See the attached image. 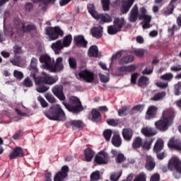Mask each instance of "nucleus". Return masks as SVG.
Instances as JSON below:
<instances>
[{
	"instance_id": "nucleus-41",
	"label": "nucleus",
	"mask_w": 181,
	"mask_h": 181,
	"mask_svg": "<svg viewBox=\"0 0 181 181\" xmlns=\"http://www.w3.org/2000/svg\"><path fill=\"white\" fill-rule=\"evenodd\" d=\"M71 125L74 128H83L84 127V124L81 120H72Z\"/></svg>"
},
{
	"instance_id": "nucleus-40",
	"label": "nucleus",
	"mask_w": 181,
	"mask_h": 181,
	"mask_svg": "<svg viewBox=\"0 0 181 181\" xmlns=\"http://www.w3.org/2000/svg\"><path fill=\"white\" fill-rule=\"evenodd\" d=\"M138 84L140 87H142V86H148V84H149V78L146 76H141L139 79Z\"/></svg>"
},
{
	"instance_id": "nucleus-50",
	"label": "nucleus",
	"mask_w": 181,
	"mask_h": 181,
	"mask_svg": "<svg viewBox=\"0 0 181 181\" xmlns=\"http://www.w3.org/2000/svg\"><path fill=\"white\" fill-rule=\"evenodd\" d=\"M145 53H146V51L144 49H138L134 51V54L138 57H143Z\"/></svg>"
},
{
	"instance_id": "nucleus-52",
	"label": "nucleus",
	"mask_w": 181,
	"mask_h": 181,
	"mask_svg": "<svg viewBox=\"0 0 181 181\" xmlns=\"http://www.w3.org/2000/svg\"><path fill=\"white\" fill-rule=\"evenodd\" d=\"M103 135L106 141H110L111 139V135H112V131L111 129H107L103 132Z\"/></svg>"
},
{
	"instance_id": "nucleus-42",
	"label": "nucleus",
	"mask_w": 181,
	"mask_h": 181,
	"mask_svg": "<svg viewBox=\"0 0 181 181\" xmlns=\"http://www.w3.org/2000/svg\"><path fill=\"white\" fill-rule=\"evenodd\" d=\"M118 32H120L115 25H110L107 27V33L109 35H117Z\"/></svg>"
},
{
	"instance_id": "nucleus-35",
	"label": "nucleus",
	"mask_w": 181,
	"mask_h": 181,
	"mask_svg": "<svg viewBox=\"0 0 181 181\" xmlns=\"http://www.w3.org/2000/svg\"><path fill=\"white\" fill-rule=\"evenodd\" d=\"M166 97V92H161L154 95L153 98H151V101H160V100H163Z\"/></svg>"
},
{
	"instance_id": "nucleus-9",
	"label": "nucleus",
	"mask_w": 181,
	"mask_h": 181,
	"mask_svg": "<svg viewBox=\"0 0 181 181\" xmlns=\"http://www.w3.org/2000/svg\"><path fill=\"white\" fill-rule=\"evenodd\" d=\"M78 77L83 80V81H86V83H93L95 76L94 72L88 69H84L78 73Z\"/></svg>"
},
{
	"instance_id": "nucleus-20",
	"label": "nucleus",
	"mask_w": 181,
	"mask_h": 181,
	"mask_svg": "<svg viewBox=\"0 0 181 181\" xmlns=\"http://www.w3.org/2000/svg\"><path fill=\"white\" fill-rule=\"evenodd\" d=\"M74 40L78 47H87V42L83 35L76 36Z\"/></svg>"
},
{
	"instance_id": "nucleus-54",
	"label": "nucleus",
	"mask_w": 181,
	"mask_h": 181,
	"mask_svg": "<svg viewBox=\"0 0 181 181\" xmlns=\"http://www.w3.org/2000/svg\"><path fill=\"white\" fill-rule=\"evenodd\" d=\"M21 62H22V58H21V57H18L13 59H10V63H12L13 66H19Z\"/></svg>"
},
{
	"instance_id": "nucleus-39",
	"label": "nucleus",
	"mask_w": 181,
	"mask_h": 181,
	"mask_svg": "<svg viewBox=\"0 0 181 181\" xmlns=\"http://www.w3.org/2000/svg\"><path fill=\"white\" fill-rule=\"evenodd\" d=\"M100 80L102 83H108L110 81V73L106 72L105 74H99Z\"/></svg>"
},
{
	"instance_id": "nucleus-2",
	"label": "nucleus",
	"mask_w": 181,
	"mask_h": 181,
	"mask_svg": "<svg viewBox=\"0 0 181 181\" xmlns=\"http://www.w3.org/2000/svg\"><path fill=\"white\" fill-rule=\"evenodd\" d=\"M46 117L53 121H66V114L60 105H55L52 107L50 112L47 114Z\"/></svg>"
},
{
	"instance_id": "nucleus-64",
	"label": "nucleus",
	"mask_w": 181,
	"mask_h": 181,
	"mask_svg": "<svg viewBox=\"0 0 181 181\" xmlns=\"http://www.w3.org/2000/svg\"><path fill=\"white\" fill-rule=\"evenodd\" d=\"M13 76L16 77V78H23V74L21 71H19L18 70H15L13 72Z\"/></svg>"
},
{
	"instance_id": "nucleus-56",
	"label": "nucleus",
	"mask_w": 181,
	"mask_h": 181,
	"mask_svg": "<svg viewBox=\"0 0 181 181\" xmlns=\"http://www.w3.org/2000/svg\"><path fill=\"white\" fill-rule=\"evenodd\" d=\"M134 181H146V177L145 176V174L141 173L137 175Z\"/></svg>"
},
{
	"instance_id": "nucleus-21",
	"label": "nucleus",
	"mask_w": 181,
	"mask_h": 181,
	"mask_svg": "<svg viewBox=\"0 0 181 181\" xmlns=\"http://www.w3.org/2000/svg\"><path fill=\"white\" fill-rule=\"evenodd\" d=\"M169 148H174L177 151H181V144H179V140L172 137L168 143Z\"/></svg>"
},
{
	"instance_id": "nucleus-63",
	"label": "nucleus",
	"mask_w": 181,
	"mask_h": 181,
	"mask_svg": "<svg viewBox=\"0 0 181 181\" xmlns=\"http://www.w3.org/2000/svg\"><path fill=\"white\" fill-rule=\"evenodd\" d=\"M69 64L71 69H76V66H77V62L74 58H69Z\"/></svg>"
},
{
	"instance_id": "nucleus-1",
	"label": "nucleus",
	"mask_w": 181,
	"mask_h": 181,
	"mask_svg": "<svg viewBox=\"0 0 181 181\" xmlns=\"http://www.w3.org/2000/svg\"><path fill=\"white\" fill-rule=\"evenodd\" d=\"M140 21L144 20L141 23L143 29H149L151 26V21H152V16L148 14V11L145 7H142L140 8L139 13H138V6H134L130 12V15L129 17V22H136V19Z\"/></svg>"
},
{
	"instance_id": "nucleus-17",
	"label": "nucleus",
	"mask_w": 181,
	"mask_h": 181,
	"mask_svg": "<svg viewBox=\"0 0 181 181\" xmlns=\"http://www.w3.org/2000/svg\"><path fill=\"white\" fill-rule=\"evenodd\" d=\"M135 70V66L130 65V66H123L119 69H117L118 76H124L127 73H129V71H134Z\"/></svg>"
},
{
	"instance_id": "nucleus-27",
	"label": "nucleus",
	"mask_w": 181,
	"mask_h": 181,
	"mask_svg": "<svg viewBox=\"0 0 181 181\" xmlns=\"http://www.w3.org/2000/svg\"><path fill=\"white\" fill-rule=\"evenodd\" d=\"M156 163L153 162V158L151 156L146 157V168L147 170H153Z\"/></svg>"
},
{
	"instance_id": "nucleus-55",
	"label": "nucleus",
	"mask_w": 181,
	"mask_h": 181,
	"mask_svg": "<svg viewBox=\"0 0 181 181\" xmlns=\"http://www.w3.org/2000/svg\"><path fill=\"white\" fill-rule=\"evenodd\" d=\"M106 122L108 125H111L112 127H117V125H118V120L114 119H107Z\"/></svg>"
},
{
	"instance_id": "nucleus-11",
	"label": "nucleus",
	"mask_w": 181,
	"mask_h": 181,
	"mask_svg": "<svg viewBox=\"0 0 181 181\" xmlns=\"http://www.w3.org/2000/svg\"><path fill=\"white\" fill-rule=\"evenodd\" d=\"M168 168L170 170H174L175 169L181 174V162L180 160L177 158V157L172 158L168 163Z\"/></svg>"
},
{
	"instance_id": "nucleus-60",
	"label": "nucleus",
	"mask_w": 181,
	"mask_h": 181,
	"mask_svg": "<svg viewBox=\"0 0 181 181\" xmlns=\"http://www.w3.org/2000/svg\"><path fill=\"white\" fill-rule=\"evenodd\" d=\"M144 108H145V106L142 105H137L132 107V110L134 111H137V112H142L144 111Z\"/></svg>"
},
{
	"instance_id": "nucleus-47",
	"label": "nucleus",
	"mask_w": 181,
	"mask_h": 181,
	"mask_svg": "<svg viewBox=\"0 0 181 181\" xmlns=\"http://www.w3.org/2000/svg\"><path fill=\"white\" fill-rule=\"evenodd\" d=\"M153 142V139H146L142 145V148H144V149H151V146Z\"/></svg>"
},
{
	"instance_id": "nucleus-57",
	"label": "nucleus",
	"mask_w": 181,
	"mask_h": 181,
	"mask_svg": "<svg viewBox=\"0 0 181 181\" xmlns=\"http://www.w3.org/2000/svg\"><path fill=\"white\" fill-rule=\"evenodd\" d=\"M23 86H25V87H32L33 86V83H32V81L29 77L26 78L23 82Z\"/></svg>"
},
{
	"instance_id": "nucleus-38",
	"label": "nucleus",
	"mask_w": 181,
	"mask_h": 181,
	"mask_svg": "<svg viewBox=\"0 0 181 181\" xmlns=\"http://www.w3.org/2000/svg\"><path fill=\"white\" fill-rule=\"evenodd\" d=\"M133 61H134V56L128 55L122 58L119 63L120 64H127V63H131V62H133Z\"/></svg>"
},
{
	"instance_id": "nucleus-34",
	"label": "nucleus",
	"mask_w": 181,
	"mask_h": 181,
	"mask_svg": "<svg viewBox=\"0 0 181 181\" xmlns=\"http://www.w3.org/2000/svg\"><path fill=\"white\" fill-rule=\"evenodd\" d=\"M142 138L141 137H136L132 143V146L134 149H138V148H141L142 146Z\"/></svg>"
},
{
	"instance_id": "nucleus-15",
	"label": "nucleus",
	"mask_w": 181,
	"mask_h": 181,
	"mask_svg": "<svg viewBox=\"0 0 181 181\" xmlns=\"http://www.w3.org/2000/svg\"><path fill=\"white\" fill-rule=\"evenodd\" d=\"M51 49L54 50L55 54H59L60 50L64 49V46L62 40H57L51 45Z\"/></svg>"
},
{
	"instance_id": "nucleus-12",
	"label": "nucleus",
	"mask_w": 181,
	"mask_h": 181,
	"mask_svg": "<svg viewBox=\"0 0 181 181\" xmlns=\"http://www.w3.org/2000/svg\"><path fill=\"white\" fill-rule=\"evenodd\" d=\"M64 69V65L63 64V58L62 57H59L56 59V63L54 65L52 64L50 71L52 73L56 71H62Z\"/></svg>"
},
{
	"instance_id": "nucleus-13",
	"label": "nucleus",
	"mask_w": 181,
	"mask_h": 181,
	"mask_svg": "<svg viewBox=\"0 0 181 181\" xmlns=\"http://www.w3.org/2000/svg\"><path fill=\"white\" fill-rule=\"evenodd\" d=\"M23 156H25V153H23V149H22L21 147H16L9 153L10 159H16V158H22Z\"/></svg>"
},
{
	"instance_id": "nucleus-6",
	"label": "nucleus",
	"mask_w": 181,
	"mask_h": 181,
	"mask_svg": "<svg viewBox=\"0 0 181 181\" xmlns=\"http://www.w3.org/2000/svg\"><path fill=\"white\" fill-rule=\"evenodd\" d=\"M31 76L34 78V79L40 78L41 83L44 84H49V86H52V84H54V83H56L59 80V78L57 76H52L45 72L42 73V76H39L37 78L35 74H33Z\"/></svg>"
},
{
	"instance_id": "nucleus-14",
	"label": "nucleus",
	"mask_w": 181,
	"mask_h": 181,
	"mask_svg": "<svg viewBox=\"0 0 181 181\" xmlns=\"http://www.w3.org/2000/svg\"><path fill=\"white\" fill-rule=\"evenodd\" d=\"M156 111H158V107L155 105L149 106L146 112L145 118L146 119H153L156 115Z\"/></svg>"
},
{
	"instance_id": "nucleus-59",
	"label": "nucleus",
	"mask_w": 181,
	"mask_h": 181,
	"mask_svg": "<svg viewBox=\"0 0 181 181\" xmlns=\"http://www.w3.org/2000/svg\"><path fill=\"white\" fill-rule=\"evenodd\" d=\"M139 76V73H134L131 76V84H136V78Z\"/></svg>"
},
{
	"instance_id": "nucleus-30",
	"label": "nucleus",
	"mask_w": 181,
	"mask_h": 181,
	"mask_svg": "<svg viewBox=\"0 0 181 181\" xmlns=\"http://www.w3.org/2000/svg\"><path fill=\"white\" fill-rule=\"evenodd\" d=\"M112 144L117 148L121 146V144H122V139H121V136L118 134L114 135L112 138Z\"/></svg>"
},
{
	"instance_id": "nucleus-24",
	"label": "nucleus",
	"mask_w": 181,
	"mask_h": 181,
	"mask_svg": "<svg viewBox=\"0 0 181 181\" xmlns=\"http://www.w3.org/2000/svg\"><path fill=\"white\" fill-rule=\"evenodd\" d=\"M83 153L85 155V160L86 162H91L93 158H94V155H95V152L90 148L85 149Z\"/></svg>"
},
{
	"instance_id": "nucleus-36",
	"label": "nucleus",
	"mask_w": 181,
	"mask_h": 181,
	"mask_svg": "<svg viewBox=\"0 0 181 181\" xmlns=\"http://www.w3.org/2000/svg\"><path fill=\"white\" fill-rule=\"evenodd\" d=\"M88 11L89 13L91 15V16H93V18H94L95 19L98 18V13H97V11H95V8H94V4H89L88 6Z\"/></svg>"
},
{
	"instance_id": "nucleus-19",
	"label": "nucleus",
	"mask_w": 181,
	"mask_h": 181,
	"mask_svg": "<svg viewBox=\"0 0 181 181\" xmlns=\"http://www.w3.org/2000/svg\"><path fill=\"white\" fill-rule=\"evenodd\" d=\"M90 33L93 37L100 39L103 36V28L101 26L94 27L91 28Z\"/></svg>"
},
{
	"instance_id": "nucleus-7",
	"label": "nucleus",
	"mask_w": 181,
	"mask_h": 181,
	"mask_svg": "<svg viewBox=\"0 0 181 181\" xmlns=\"http://www.w3.org/2000/svg\"><path fill=\"white\" fill-rule=\"evenodd\" d=\"M39 60L40 62L42 63V69H47V70L50 71L52 64L54 63V59L51 58L50 56H49L47 54H44L40 55Z\"/></svg>"
},
{
	"instance_id": "nucleus-48",
	"label": "nucleus",
	"mask_w": 181,
	"mask_h": 181,
	"mask_svg": "<svg viewBox=\"0 0 181 181\" xmlns=\"http://www.w3.org/2000/svg\"><path fill=\"white\" fill-rule=\"evenodd\" d=\"M45 97L51 104L56 103V98L51 93H45Z\"/></svg>"
},
{
	"instance_id": "nucleus-31",
	"label": "nucleus",
	"mask_w": 181,
	"mask_h": 181,
	"mask_svg": "<svg viewBox=\"0 0 181 181\" xmlns=\"http://www.w3.org/2000/svg\"><path fill=\"white\" fill-rule=\"evenodd\" d=\"M30 71L33 73H37V59L33 57L31 59Z\"/></svg>"
},
{
	"instance_id": "nucleus-49",
	"label": "nucleus",
	"mask_w": 181,
	"mask_h": 181,
	"mask_svg": "<svg viewBox=\"0 0 181 181\" xmlns=\"http://www.w3.org/2000/svg\"><path fill=\"white\" fill-rule=\"evenodd\" d=\"M98 179H100V171H95L92 173L90 181H96L98 180Z\"/></svg>"
},
{
	"instance_id": "nucleus-43",
	"label": "nucleus",
	"mask_w": 181,
	"mask_h": 181,
	"mask_svg": "<svg viewBox=\"0 0 181 181\" xmlns=\"http://www.w3.org/2000/svg\"><path fill=\"white\" fill-rule=\"evenodd\" d=\"M118 114L120 117L128 115V114H129V109H128L127 107H123L118 110Z\"/></svg>"
},
{
	"instance_id": "nucleus-28",
	"label": "nucleus",
	"mask_w": 181,
	"mask_h": 181,
	"mask_svg": "<svg viewBox=\"0 0 181 181\" xmlns=\"http://www.w3.org/2000/svg\"><path fill=\"white\" fill-rule=\"evenodd\" d=\"M88 54L90 57H98V47L95 45H92L88 51Z\"/></svg>"
},
{
	"instance_id": "nucleus-8",
	"label": "nucleus",
	"mask_w": 181,
	"mask_h": 181,
	"mask_svg": "<svg viewBox=\"0 0 181 181\" xmlns=\"http://www.w3.org/2000/svg\"><path fill=\"white\" fill-rule=\"evenodd\" d=\"M95 162L98 165H107L110 162L108 153L104 150L99 151L95 156Z\"/></svg>"
},
{
	"instance_id": "nucleus-10",
	"label": "nucleus",
	"mask_w": 181,
	"mask_h": 181,
	"mask_svg": "<svg viewBox=\"0 0 181 181\" xmlns=\"http://www.w3.org/2000/svg\"><path fill=\"white\" fill-rule=\"evenodd\" d=\"M52 92L60 101H64L66 100V95H64V93L63 92V86L56 85L52 88Z\"/></svg>"
},
{
	"instance_id": "nucleus-61",
	"label": "nucleus",
	"mask_w": 181,
	"mask_h": 181,
	"mask_svg": "<svg viewBox=\"0 0 181 181\" xmlns=\"http://www.w3.org/2000/svg\"><path fill=\"white\" fill-rule=\"evenodd\" d=\"M156 86H157V87L159 88L165 89L168 88V82H157Z\"/></svg>"
},
{
	"instance_id": "nucleus-37",
	"label": "nucleus",
	"mask_w": 181,
	"mask_h": 181,
	"mask_svg": "<svg viewBox=\"0 0 181 181\" xmlns=\"http://www.w3.org/2000/svg\"><path fill=\"white\" fill-rule=\"evenodd\" d=\"M67 177V173L58 172L54 177V181H63Z\"/></svg>"
},
{
	"instance_id": "nucleus-62",
	"label": "nucleus",
	"mask_w": 181,
	"mask_h": 181,
	"mask_svg": "<svg viewBox=\"0 0 181 181\" xmlns=\"http://www.w3.org/2000/svg\"><path fill=\"white\" fill-rule=\"evenodd\" d=\"M24 32H30V30H35L36 27L34 25H28L26 27L23 26Z\"/></svg>"
},
{
	"instance_id": "nucleus-58",
	"label": "nucleus",
	"mask_w": 181,
	"mask_h": 181,
	"mask_svg": "<svg viewBox=\"0 0 181 181\" xmlns=\"http://www.w3.org/2000/svg\"><path fill=\"white\" fill-rule=\"evenodd\" d=\"M124 160H125V157L124 156V154L119 153L116 158L117 163H122Z\"/></svg>"
},
{
	"instance_id": "nucleus-45",
	"label": "nucleus",
	"mask_w": 181,
	"mask_h": 181,
	"mask_svg": "<svg viewBox=\"0 0 181 181\" xmlns=\"http://www.w3.org/2000/svg\"><path fill=\"white\" fill-rule=\"evenodd\" d=\"M177 0H171L170 5L168 6V11L165 12V15H170L173 12V9H175V4Z\"/></svg>"
},
{
	"instance_id": "nucleus-33",
	"label": "nucleus",
	"mask_w": 181,
	"mask_h": 181,
	"mask_svg": "<svg viewBox=\"0 0 181 181\" xmlns=\"http://www.w3.org/2000/svg\"><path fill=\"white\" fill-rule=\"evenodd\" d=\"M92 121L93 122H98L99 121H101V115L100 114V112H98V111H97V110L93 109L92 110Z\"/></svg>"
},
{
	"instance_id": "nucleus-26",
	"label": "nucleus",
	"mask_w": 181,
	"mask_h": 181,
	"mask_svg": "<svg viewBox=\"0 0 181 181\" xmlns=\"http://www.w3.org/2000/svg\"><path fill=\"white\" fill-rule=\"evenodd\" d=\"M132 135H134V133L132 132V129H128V128L123 129L122 136L124 141H131L132 138Z\"/></svg>"
},
{
	"instance_id": "nucleus-29",
	"label": "nucleus",
	"mask_w": 181,
	"mask_h": 181,
	"mask_svg": "<svg viewBox=\"0 0 181 181\" xmlns=\"http://www.w3.org/2000/svg\"><path fill=\"white\" fill-rule=\"evenodd\" d=\"M163 149V139H158V140L156 141L154 148H153V151L154 152H160V151H162Z\"/></svg>"
},
{
	"instance_id": "nucleus-22",
	"label": "nucleus",
	"mask_w": 181,
	"mask_h": 181,
	"mask_svg": "<svg viewBox=\"0 0 181 181\" xmlns=\"http://www.w3.org/2000/svg\"><path fill=\"white\" fill-rule=\"evenodd\" d=\"M134 2H135V0H128L127 1H124L122 4V13H127V12L129 11V8L132 6Z\"/></svg>"
},
{
	"instance_id": "nucleus-51",
	"label": "nucleus",
	"mask_w": 181,
	"mask_h": 181,
	"mask_svg": "<svg viewBox=\"0 0 181 181\" xmlns=\"http://www.w3.org/2000/svg\"><path fill=\"white\" fill-rule=\"evenodd\" d=\"M103 11H110V0H102Z\"/></svg>"
},
{
	"instance_id": "nucleus-18",
	"label": "nucleus",
	"mask_w": 181,
	"mask_h": 181,
	"mask_svg": "<svg viewBox=\"0 0 181 181\" xmlns=\"http://www.w3.org/2000/svg\"><path fill=\"white\" fill-rule=\"evenodd\" d=\"M97 16L95 19L99 20L101 23H110L112 22V18L110 14H98Z\"/></svg>"
},
{
	"instance_id": "nucleus-44",
	"label": "nucleus",
	"mask_w": 181,
	"mask_h": 181,
	"mask_svg": "<svg viewBox=\"0 0 181 181\" xmlns=\"http://www.w3.org/2000/svg\"><path fill=\"white\" fill-rule=\"evenodd\" d=\"M122 175V171H119L117 173H112L110 175V180L112 181H117L119 177H121V175Z\"/></svg>"
},
{
	"instance_id": "nucleus-23",
	"label": "nucleus",
	"mask_w": 181,
	"mask_h": 181,
	"mask_svg": "<svg viewBox=\"0 0 181 181\" xmlns=\"http://www.w3.org/2000/svg\"><path fill=\"white\" fill-rule=\"evenodd\" d=\"M141 133L145 136H153V135H156L157 132H156V130L149 127H143L141 129Z\"/></svg>"
},
{
	"instance_id": "nucleus-5",
	"label": "nucleus",
	"mask_w": 181,
	"mask_h": 181,
	"mask_svg": "<svg viewBox=\"0 0 181 181\" xmlns=\"http://www.w3.org/2000/svg\"><path fill=\"white\" fill-rule=\"evenodd\" d=\"M45 33L48 36L49 40H56L59 36H63L64 33L59 27H48L45 29Z\"/></svg>"
},
{
	"instance_id": "nucleus-3",
	"label": "nucleus",
	"mask_w": 181,
	"mask_h": 181,
	"mask_svg": "<svg viewBox=\"0 0 181 181\" xmlns=\"http://www.w3.org/2000/svg\"><path fill=\"white\" fill-rule=\"evenodd\" d=\"M62 104L64 105L65 108L71 112H80V111H83L81 102H80V100L76 96L69 98V104L64 102H63Z\"/></svg>"
},
{
	"instance_id": "nucleus-25",
	"label": "nucleus",
	"mask_w": 181,
	"mask_h": 181,
	"mask_svg": "<svg viewBox=\"0 0 181 181\" xmlns=\"http://www.w3.org/2000/svg\"><path fill=\"white\" fill-rule=\"evenodd\" d=\"M113 23V25H115V27H116L118 30L121 32V29H122L124 25H125V20L124 18H115Z\"/></svg>"
},
{
	"instance_id": "nucleus-4",
	"label": "nucleus",
	"mask_w": 181,
	"mask_h": 181,
	"mask_svg": "<svg viewBox=\"0 0 181 181\" xmlns=\"http://www.w3.org/2000/svg\"><path fill=\"white\" fill-rule=\"evenodd\" d=\"M155 125L160 131H166L170 125V112L169 110H164L163 112L160 119L155 122Z\"/></svg>"
},
{
	"instance_id": "nucleus-16",
	"label": "nucleus",
	"mask_w": 181,
	"mask_h": 181,
	"mask_svg": "<svg viewBox=\"0 0 181 181\" xmlns=\"http://www.w3.org/2000/svg\"><path fill=\"white\" fill-rule=\"evenodd\" d=\"M34 80L37 86L36 90L37 91V93H46V91L49 90V87L43 85L44 83L42 82H40V78H35Z\"/></svg>"
},
{
	"instance_id": "nucleus-46",
	"label": "nucleus",
	"mask_w": 181,
	"mask_h": 181,
	"mask_svg": "<svg viewBox=\"0 0 181 181\" xmlns=\"http://www.w3.org/2000/svg\"><path fill=\"white\" fill-rule=\"evenodd\" d=\"M160 80H165V81H170L173 78V74L170 73L165 74L160 77Z\"/></svg>"
},
{
	"instance_id": "nucleus-32",
	"label": "nucleus",
	"mask_w": 181,
	"mask_h": 181,
	"mask_svg": "<svg viewBox=\"0 0 181 181\" xmlns=\"http://www.w3.org/2000/svg\"><path fill=\"white\" fill-rule=\"evenodd\" d=\"M72 40L73 37H71V35H68L65 36L63 40L62 41L64 47H69L71 45Z\"/></svg>"
},
{
	"instance_id": "nucleus-53",
	"label": "nucleus",
	"mask_w": 181,
	"mask_h": 181,
	"mask_svg": "<svg viewBox=\"0 0 181 181\" xmlns=\"http://www.w3.org/2000/svg\"><path fill=\"white\" fill-rule=\"evenodd\" d=\"M37 100L41 104V106L42 107V108H46L49 105V103H47V102H46L45 99L42 98V96H38Z\"/></svg>"
}]
</instances>
